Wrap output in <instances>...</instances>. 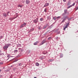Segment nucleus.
<instances>
[{
    "label": "nucleus",
    "instance_id": "23",
    "mask_svg": "<svg viewBox=\"0 0 78 78\" xmlns=\"http://www.w3.org/2000/svg\"><path fill=\"white\" fill-rule=\"evenodd\" d=\"M61 18V16H58L57 17V19H59V18Z\"/></svg>",
    "mask_w": 78,
    "mask_h": 78
},
{
    "label": "nucleus",
    "instance_id": "3",
    "mask_svg": "<svg viewBox=\"0 0 78 78\" xmlns=\"http://www.w3.org/2000/svg\"><path fill=\"white\" fill-rule=\"evenodd\" d=\"M27 25V23H24L23 24L21 25V26H20V28H22V27H25V26Z\"/></svg>",
    "mask_w": 78,
    "mask_h": 78
},
{
    "label": "nucleus",
    "instance_id": "2",
    "mask_svg": "<svg viewBox=\"0 0 78 78\" xmlns=\"http://www.w3.org/2000/svg\"><path fill=\"white\" fill-rule=\"evenodd\" d=\"M46 42V40H43L41 42V43L39 44L40 46L41 45H43L44 44H45Z\"/></svg>",
    "mask_w": 78,
    "mask_h": 78
},
{
    "label": "nucleus",
    "instance_id": "7",
    "mask_svg": "<svg viewBox=\"0 0 78 78\" xmlns=\"http://www.w3.org/2000/svg\"><path fill=\"white\" fill-rule=\"evenodd\" d=\"M49 5V4L48 3H45V5H44V7H46V6H48Z\"/></svg>",
    "mask_w": 78,
    "mask_h": 78
},
{
    "label": "nucleus",
    "instance_id": "25",
    "mask_svg": "<svg viewBox=\"0 0 78 78\" xmlns=\"http://www.w3.org/2000/svg\"><path fill=\"white\" fill-rule=\"evenodd\" d=\"M0 38H1V39H2V38H3V36H1L0 37Z\"/></svg>",
    "mask_w": 78,
    "mask_h": 78
},
{
    "label": "nucleus",
    "instance_id": "27",
    "mask_svg": "<svg viewBox=\"0 0 78 78\" xmlns=\"http://www.w3.org/2000/svg\"><path fill=\"white\" fill-rule=\"evenodd\" d=\"M63 0V2H66V0Z\"/></svg>",
    "mask_w": 78,
    "mask_h": 78
},
{
    "label": "nucleus",
    "instance_id": "26",
    "mask_svg": "<svg viewBox=\"0 0 78 78\" xmlns=\"http://www.w3.org/2000/svg\"><path fill=\"white\" fill-rule=\"evenodd\" d=\"M66 14L65 13H63L62 14V16H64V15H65Z\"/></svg>",
    "mask_w": 78,
    "mask_h": 78
},
{
    "label": "nucleus",
    "instance_id": "34",
    "mask_svg": "<svg viewBox=\"0 0 78 78\" xmlns=\"http://www.w3.org/2000/svg\"><path fill=\"white\" fill-rule=\"evenodd\" d=\"M38 29H39V30H41V29H40V28H38Z\"/></svg>",
    "mask_w": 78,
    "mask_h": 78
},
{
    "label": "nucleus",
    "instance_id": "30",
    "mask_svg": "<svg viewBox=\"0 0 78 78\" xmlns=\"http://www.w3.org/2000/svg\"><path fill=\"white\" fill-rule=\"evenodd\" d=\"M2 72V70L1 69H0V72Z\"/></svg>",
    "mask_w": 78,
    "mask_h": 78
},
{
    "label": "nucleus",
    "instance_id": "24",
    "mask_svg": "<svg viewBox=\"0 0 78 78\" xmlns=\"http://www.w3.org/2000/svg\"><path fill=\"white\" fill-rule=\"evenodd\" d=\"M75 3H74L73 4L72 6H74V5H75Z\"/></svg>",
    "mask_w": 78,
    "mask_h": 78
},
{
    "label": "nucleus",
    "instance_id": "29",
    "mask_svg": "<svg viewBox=\"0 0 78 78\" xmlns=\"http://www.w3.org/2000/svg\"><path fill=\"white\" fill-rule=\"evenodd\" d=\"M9 13V12H8V14H7V15H8V13Z\"/></svg>",
    "mask_w": 78,
    "mask_h": 78
},
{
    "label": "nucleus",
    "instance_id": "28",
    "mask_svg": "<svg viewBox=\"0 0 78 78\" xmlns=\"http://www.w3.org/2000/svg\"><path fill=\"white\" fill-rule=\"evenodd\" d=\"M17 60H15L14 62H16V61H17Z\"/></svg>",
    "mask_w": 78,
    "mask_h": 78
},
{
    "label": "nucleus",
    "instance_id": "4",
    "mask_svg": "<svg viewBox=\"0 0 78 78\" xmlns=\"http://www.w3.org/2000/svg\"><path fill=\"white\" fill-rule=\"evenodd\" d=\"M34 22V23H36L38 22V18H36V19L33 20Z\"/></svg>",
    "mask_w": 78,
    "mask_h": 78
},
{
    "label": "nucleus",
    "instance_id": "20",
    "mask_svg": "<svg viewBox=\"0 0 78 78\" xmlns=\"http://www.w3.org/2000/svg\"><path fill=\"white\" fill-rule=\"evenodd\" d=\"M44 19H43V18H41L40 19V20H41V21H42Z\"/></svg>",
    "mask_w": 78,
    "mask_h": 78
},
{
    "label": "nucleus",
    "instance_id": "8",
    "mask_svg": "<svg viewBox=\"0 0 78 78\" xmlns=\"http://www.w3.org/2000/svg\"><path fill=\"white\" fill-rule=\"evenodd\" d=\"M64 13L65 14H66V13L67 12V9H65L64 10Z\"/></svg>",
    "mask_w": 78,
    "mask_h": 78
},
{
    "label": "nucleus",
    "instance_id": "31",
    "mask_svg": "<svg viewBox=\"0 0 78 78\" xmlns=\"http://www.w3.org/2000/svg\"><path fill=\"white\" fill-rule=\"evenodd\" d=\"M17 17H15V18H13V19H15V18H17Z\"/></svg>",
    "mask_w": 78,
    "mask_h": 78
},
{
    "label": "nucleus",
    "instance_id": "13",
    "mask_svg": "<svg viewBox=\"0 0 78 78\" xmlns=\"http://www.w3.org/2000/svg\"><path fill=\"white\" fill-rule=\"evenodd\" d=\"M49 61L50 62H52V61H54V59H49Z\"/></svg>",
    "mask_w": 78,
    "mask_h": 78
},
{
    "label": "nucleus",
    "instance_id": "15",
    "mask_svg": "<svg viewBox=\"0 0 78 78\" xmlns=\"http://www.w3.org/2000/svg\"><path fill=\"white\" fill-rule=\"evenodd\" d=\"M18 7H20V8H22V5H19L18 6Z\"/></svg>",
    "mask_w": 78,
    "mask_h": 78
},
{
    "label": "nucleus",
    "instance_id": "12",
    "mask_svg": "<svg viewBox=\"0 0 78 78\" xmlns=\"http://www.w3.org/2000/svg\"><path fill=\"white\" fill-rule=\"evenodd\" d=\"M36 65L37 66H39V63L38 62H37L36 63Z\"/></svg>",
    "mask_w": 78,
    "mask_h": 78
},
{
    "label": "nucleus",
    "instance_id": "32",
    "mask_svg": "<svg viewBox=\"0 0 78 78\" xmlns=\"http://www.w3.org/2000/svg\"><path fill=\"white\" fill-rule=\"evenodd\" d=\"M67 25H68H68H69V23H68V24H67Z\"/></svg>",
    "mask_w": 78,
    "mask_h": 78
},
{
    "label": "nucleus",
    "instance_id": "9",
    "mask_svg": "<svg viewBox=\"0 0 78 78\" xmlns=\"http://www.w3.org/2000/svg\"><path fill=\"white\" fill-rule=\"evenodd\" d=\"M68 26V25H67L66 26H65V27L64 28V30H66V28H67V27Z\"/></svg>",
    "mask_w": 78,
    "mask_h": 78
},
{
    "label": "nucleus",
    "instance_id": "1",
    "mask_svg": "<svg viewBox=\"0 0 78 78\" xmlns=\"http://www.w3.org/2000/svg\"><path fill=\"white\" fill-rule=\"evenodd\" d=\"M9 45H11L10 44H6L5 45V46H4L3 48L5 49V50H7V48H8V47H9Z\"/></svg>",
    "mask_w": 78,
    "mask_h": 78
},
{
    "label": "nucleus",
    "instance_id": "36",
    "mask_svg": "<svg viewBox=\"0 0 78 78\" xmlns=\"http://www.w3.org/2000/svg\"><path fill=\"white\" fill-rule=\"evenodd\" d=\"M8 59H9V58H8Z\"/></svg>",
    "mask_w": 78,
    "mask_h": 78
},
{
    "label": "nucleus",
    "instance_id": "17",
    "mask_svg": "<svg viewBox=\"0 0 78 78\" xmlns=\"http://www.w3.org/2000/svg\"><path fill=\"white\" fill-rule=\"evenodd\" d=\"M47 9L45 8L44 10V12H47Z\"/></svg>",
    "mask_w": 78,
    "mask_h": 78
},
{
    "label": "nucleus",
    "instance_id": "35",
    "mask_svg": "<svg viewBox=\"0 0 78 78\" xmlns=\"http://www.w3.org/2000/svg\"><path fill=\"white\" fill-rule=\"evenodd\" d=\"M9 56V55H7V57H8Z\"/></svg>",
    "mask_w": 78,
    "mask_h": 78
},
{
    "label": "nucleus",
    "instance_id": "14",
    "mask_svg": "<svg viewBox=\"0 0 78 78\" xmlns=\"http://www.w3.org/2000/svg\"><path fill=\"white\" fill-rule=\"evenodd\" d=\"M38 41H37L34 44V45H37V44H38Z\"/></svg>",
    "mask_w": 78,
    "mask_h": 78
},
{
    "label": "nucleus",
    "instance_id": "10",
    "mask_svg": "<svg viewBox=\"0 0 78 78\" xmlns=\"http://www.w3.org/2000/svg\"><path fill=\"white\" fill-rule=\"evenodd\" d=\"M70 5V1H69L68 3L67 4V6H69V5Z\"/></svg>",
    "mask_w": 78,
    "mask_h": 78
},
{
    "label": "nucleus",
    "instance_id": "19",
    "mask_svg": "<svg viewBox=\"0 0 78 78\" xmlns=\"http://www.w3.org/2000/svg\"><path fill=\"white\" fill-rule=\"evenodd\" d=\"M47 26H45L43 27V29H45L46 28H47Z\"/></svg>",
    "mask_w": 78,
    "mask_h": 78
},
{
    "label": "nucleus",
    "instance_id": "16",
    "mask_svg": "<svg viewBox=\"0 0 78 78\" xmlns=\"http://www.w3.org/2000/svg\"><path fill=\"white\" fill-rule=\"evenodd\" d=\"M72 5H70L67 8V9H69V8H70V7H72Z\"/></svg>",
    "mask_w": 78,
    "mask_h": 78
},
{
    "label": "nucleus",
    "instance_id": "22",
    "mask_svg": "<svg viewBox=\"0 0 78 78\" xmlns=\"http://www.w3.org/2000/svg\"><path fill=\"white\" fill-rule=\"evenodd\" d=\"M14 52L15 53H17V50H15Z\"/></svg>",
    "mask_w": 78,
    "mask_h": 78
},
{
    "label": "nucleus",
    "instance_id": "33",
    "mask_svg": "<svg viewBox=\"0 0 78 78\" xmlns=\"http://www.w3.org/2000/svg\"><path fill=\"white\" fill-rule=\"evenodd\" d=\"M34 78H37V77H34Z\"/></svg>",
    "mask_w": 78,
    "mask_h": 78
},
{
    "label": "nucleus",
    "instance_id": "5",
    "mask_svg": "<svg viewBox=\"0 0 78 78\" xmlns=\"http://www.w3.org/2000/svg\"><path fill=\"white\" fill-rule=\"evenodd\" d=\"M30 2V0H26V4H27L28 5V4H29Z\"/></svg>",
    "mask_w": 78,
    "mask_h": 78
},
{
    "label": "nucleus",
    "instance_id": "6",
    "mask_svg": "<svg viewBox=\"0 0 78 78\" xmlns=\"http://www.w3.org/2000/svg\"><path fill=\"white\" fill-rule=\"evenodd\" d=\"M67 18V16H66L65 17L63 20L62 22V23L64 22H65V21L66 20V19Z\"/></svg>",
    "mask_w": 78,
    "mask_h": 78
},
{
    "label": "nucleus",
    "instance_id": "18",
    "mask_svg": "<svg viewBox=\"0 0 78 78\" xmlns=\"http://www.w3.org/2000/svg\"><path fill=\"white\" fill-rule=\"evenodd\" d=\"M53 19L54 20H56V18L55 17H53Z\"/></svg>",
    "mask_w": 78,
    "mask_h": 78
},
{
    "label": "nucleus",
    "instance_id": "11",
    "mask_svg": "<svg viewBox=\"0 0 78 78\" xmlns=\"http://www.w3.org/2000/svg\"><path fill=\"white\" fill-rule=\"evenodd\" d=\"M3 16H4L5 17H6L7 16V15L5 13H3Z\"/></svg>",
    "mask_w": 78,
    "mask_h": 78
},
{
    "label": "nucleus",
    "instance_id": "21",
    "mask_svg": "<svg viewBox=\"0 0 78 78\" xmlns=\"http://www.w3.org/2000/svg\"><path fill=\"white\" fill-rule=\"evenodd\" d=\"M51 39V37H50L48 38V40H50V39Z\"/></svg>",
    "mask_w": 78,
    "mask_h": 78
}]
</instances>
